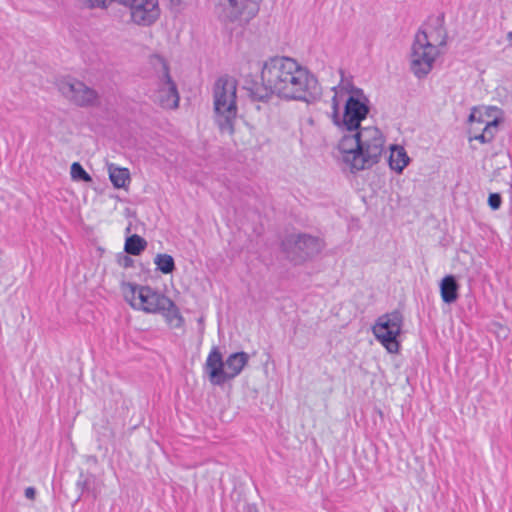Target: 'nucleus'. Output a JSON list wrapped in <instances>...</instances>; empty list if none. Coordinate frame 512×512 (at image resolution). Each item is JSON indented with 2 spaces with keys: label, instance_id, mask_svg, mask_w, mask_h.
<instances>
[{
  "label": "nucleus",
  "instance_id": "nucleus-14",
  "mask_svg": "<svg viewBox=\"0 0 512 512\" xmlns=\"http://www.w3.org/2000/svg\"><path fill=\"white\" fill-rule=\"evenodd\" d=\"M470 128V140H477L481 143H489L493 140L497 130L499 120L494 119L491 121H485L481 117H477V111L473 110L469 116Z\"/></svg>",
  "mask_w": 512,
  "mask_h": 512
},
{
  "label": "nucleus",
  "instance_id": "nucleus-27",
  "mask_svg": "<svg viewBox=\"0 0 512 512\" xmlns=\"http://www.w3.org/2000/svg\"><path fill=\"white\" fill-rule=\"evenodd\" d=\"M499 328H500L501 332L503 333L504 337H506L508 329L502 325H499Z\"/></svg>",
  "mask_w": 512,
  "mask_h": 512
},
{
  "label": "nucleus",
  "instance_id": "nucleus-4",
  "mask_svg": "<svg viewBox=\"0 0 512 512\" xmlns=\"http://www.w3.org/2000/svg\"><path fill=\"white\" fill-rule=\"evenodd\" d=\"M214 120L221 134L233 135L238 115L237 81L230 76L219 77L213 86Z\"/></svg>",
  "mask_w": 512,
  "mask_h": 512
},
{
  "label": "nucleus",
  "instance_id": "nucleus-18",
  "mask_svg": "<svg viewBox=\"0 0 512 512\" xmlns=\"http://www.w3.org/2000/svg\"><path fill=\"white\" fill-rule=\"evenodd\" d=\"M158 313L164 316L167 324L171 328H180L183 324V317L178 307L170 298H168V304L162 305Z\"/></svg>",
  "mask_w": 512,
  "mask_h": 512
},
{
  "label": "nucleus",
  "instance_id": "nucleus-6",
  "mask_svg": "<svg viewBox=\"0 0 512 512\" xmlns=\"http://www.w3.org/2000/svg\"><path fill=\"white\" fill-rule=\"evenodd\" d=\"M151 64L158 72L157 88L153 100L165 109H175L179 104L176 84L172 81L165 59L159 55L151 57Z\"/></svg>",
  "mask_w": 512,
  "mask_h": 512
},
{
  "label": "nucleus",
  "instance_id": "nucleus-11",
  "mask_svg": "<svg viewBox=\"0 0 512 512\" xmlns=\"http://www.w3.org/2000/svg\"><path fill=\"white\" fill-rule=\"evenodd\" d=\"M126 299L134 309L146 313H158L162 305L168 304V297L149 286L131 284Z\"/></svg>",
  "mask_w": 512,
  "mask_h": 512
},
{
  "label": "nucleus",
  "instance_id": "nucleus-2",
  "mask_svg": "<svg viewBox=\"0 0 512 512\" xmlns=\"http://www.w3.org/2000/svg\"><path fill=\"white\" fill-rule=\"evenodd\" d=\"M385 136L376 126H365L345 133L338 144L342 161L352 172L377 164L385 151Z\"/></svg>",
  "mask_w": 512,
  "mask_h": 512
},
{
  "label": "nucleus",
  "instance_id": "nucleus-20",
  "mask_svg": "<svg viewBox=\"0 0 512 512\" xmlns=\"http://www.w3.org/2000/svg\"><path fill=\"white\" fill-rule=\"evenodd\" d=\"M147 247V242L141 236L134 234L129 236L125 241L124 250L130 255H139Z\"/></svg>",
  "mask_w": 512,
  "mask_h": 512
},
{
  "label": "nucleus",
  "instance_id": "nucleus-19",
  "mask_svg": "<svg viewBox=\"0 0 512 512\" xmlns=\"http://www.w3.org/2000/svg\"><path fill=\"white\" fill-rule=\"evenodd\" d=\"M109 178L116 188H124L130 182V173L126 168L114 164L108 166Z\"/></svg>",
  "mask_w": 512,
  "mask_h": 512
},
{
  "label": "nucleus",
  "instance_id": "nucleus-3",
  "mask_svg": "<svg viewBox=\"0 0 512 512\" xmlns=\"http://www.w3.org/2000/svg\"><path fill=\"white\" fill-rule=\"evenodd\" d=\"M331 99V118L333 123L345 133L362 128L370 112V100L363 89L351 83H342L333 87Z\"/></svg>",
  "mask_w": 512,
  "mask_h": 512
},
{
  "label": "nucleus",
  "instance_id": "nucleus-24",
  "mask_svg": "<svg viewBox=\"0 0 512 512\" xmlns=\"http://www.w3.org/2000/svg\"><path fill=\"white\" fill-rule=\"evenodd\" d=\"M502 203L501 195L498 193H491L488 197V204L493 210H497L500 208Z\"/></svg>",
  "mask_w": 512,
  "mask_h": 512
},
{
  "label": "nucleus",
  "instance_id": "nucleus-25",
  "mask_svg": "<svg viewBox=\"0 0 512 512\" xmlns=\"http://www.w3.org/2000/svg\"><path fill=\"white\" fill-rule=\"evenodd\" d=\"M36 495V490L33 487H27L25 489V497L28 499L33 500Z\"/></svg>",
  "mask_w": 512,
  "mask_h": 512
},
{
  "label": "nucleus",
  "instance_id": "nucleus-12",
  "mask_svg": "<svg viewBox=\"0 0 512 512\" xmlns=\"http://www.w3.org/2000/svg\"><path fill=\"white\" fill-rule=\"evenodd\" d=\"M284 249L293 253L299 260H305L321 252L324 247L322 239L308 235H291L283 242Z\"/></svg>",
  "mask_w": 512,
  "mask_h": 512
},
{
  "label": "nucleus",
  "instance_id": "nucleus-22",
  "mask_svg": "<svg viewBox=\"0 0 512 512\" xmlns=\"http://www.w3.org/2000/svg\"><path fill=\"white\" fill-rule=\"evenodd\" d=\"M70 173L73 180H80L84 182H90L92 180L91 176L84 170L82 165L78 162H74L71 165Z\"/></svg>",
  "mask_w": 512,
  "mask_h": 512
},
{
  "label": "nucleus",
  "instance_id": "nucleus-23",
  "mask_svg": "<svg viewBox=\"0 0 512 512\" xmlns=\"http://www.w3.org/2000/svg\"><path fill=\"white\" fill-rule=\"evenodd\" d=\"M82 6L88 9L101 8L106 9L111 2L115 0H78Z\"/></svg>",
  "mask_w": 512,
  "mask_h": 512
},
{
  "label": "nucleus",
  "instance_id": "nucleus-29",
  "mask_svg": "<svg viewBox=\"0 0 512 512\" xmlns=\"http://www.w3.org/2000/svg\"><path fill=\"white\" fill-rule=\"evenodd\" d=\"M171 4L175 5V4H179L180 3V0H169Z\"/></svg>",
  "mask_w": 512,
  "mask_h": 512
},
{
  "label": "nucleus",
  "instance_id": "nucleus-7",
  "mask_svg": "<svg viewBox=\"0 0 512 512\" xmlns=\"http://www.w3.org/2000/svg\"><path fill=\"white\" fill-rule=\"evenodd\" d=\"M415 35L410 52V70L418 79L426 77L433 69L436 59L441 54L425 38Z\"/></svg>",
  "mask_w": 512,
  "mask_h": 512
},
{
  "label": "nucleus",
  "instance_id": "nucleus-17",
  "mask_svg": "<svg viewBox=\"0 0 512 512\" xmlns=\"http://www.w3.org/2000/svg\"><path fill=\"white\" fill-rule=\"evenodd\" d=\"M459 285L453 275L445 276L440 283L441 298L445 303H453L458 298Z\"/></svg>",
  "mask_w": 512,
  "mask_h": 512
},
{
  "label": "nucleus",
  "instance_id": "nucleus-13",
  "mask_svg": "<svg viewBox=\"0 0 512 512\" xmlns=\"http://www.w3.org/2000/svg\"><path fill=\"white\" fill-rule=\"evenodd\" d=\"M59 90L66 98L80 107L93 106L98 100V93L93 88L76 79L61 81Z\"/></svg>",
  "mask_w": 512,
  "mask_h": 512
},
{
  "label": "nucleus",
  "instance_id": "nucleus-15",
  "mask_svg": "<svg viewBox=\"0 0 512 512\" xmlns=\"http://www.w3.org/2000/svg\"><path fill=\"white\" fill-rule=\"evenodd\" d=\"M415 35L426 36V40L436 49L444 47L447 43V32L440 18L435 19V24L421 27Z\"/></svg>",
  "mask_w": 512,
  "mask_h": 512
},
{
  "label": "nucleus",
  "instance_id": "nucleus-16",
  "mask_svg": "<svg viewBox=\"0 0 512 512\" xmlns=\"http://www.w3.org/2000/svg\"><path fill=\"white\" fill-rule=\"evenodd\" d=\"M410 158L407 155L404 147L399 145L390 146V155L388 159L389 167L391 170L402 173L405 167L409 164Z\"/></svg>",
  "mask_w": 512,
  "mask_h": 512
},
{
  "label": "nucleus",
  "instance_id": "nucleus-21",
  "mask_svg": "<svg viewBox=\"0 0 512 512\" xmlns=\"http://www.w3.org/2000/svg\"><path fill=\"white\" fill-rule=\"evenodd\" d=\"M154 264L157 270L163 274H170L175 270V262L171 255L165 253H159L154 258Z\"/></svg>",
  "mask_w": 512,
  "mask_h": 512
},
{
  "label": "nucleus",
  "instance_id": "nucleus-5",
  "mask_svg": "<svg viewBox=\"0 0 512 512\" xmlns=\"http://www.w3.org/2000/svg\"><path fill=\"white\" fill-rule=\"evenodd\" d=\"M248 361L249 355L246 352L232 353L224 361L219 348L213 346L206 358L204 371L212 385L221 386L236 378Z\"/></svg>",
  "mask_w": 512,
  "mask_h": 512
},
{
  "label": "nucleus",
  "instance_id": "nucleus-28",
  "mask_svg": "<svg viewBox=\"0 0 512 512\" xmlns=\"http://www.w3.org/2000/svg\"><path fill=\"white\" fill-rule=\"evenodd\" d=\"M507 39H508L509 41H511V46H512V31L508 32V34H507Z\"/></svg>",
  "mask_w": 512,
  "mask_h": 512
},
{
  "label": "nucleus",
  "instance_id": "nucleus-10",
  "mask_svg": "<svg viewBox=\"0 0 512 512\" xmlns=\"http://www.w3.org/2000/svg\"><path fill=\"white\" fill-rule=\"evenodd\" d=\"M129 10L130 21L140 27H150L161 16L159 0H115Z\"/></svg>",
  "mask_w": 512,
  "mask_h": 512
},
{
  "label": "nucleus",
  "instance_id": "nucleus-9",
  "mask_svg": "<svg viewBox=\"0 0 512 512\" xmlns=\"http://www.w3.org/2000/svg\"><path fill=\"white\" fill-rule=\"evenodd\" d=\"M262 0H219L220 18L225 23L248 24L259 12Z\"/></svg>",
  "mask_w": 512,
  "mask_h": 512
},
{
  "label": "nucleus",
  "instance_id": "nucleus-8",
  "mask_svg": "<svg viewBox=\"0 0 512 512\" xmlns=\"http://www.w3.org/2000/svg\"><path fill=\"white\" fill-rule=\"evenodd\" d=\"M403 316L399 311L384 314L378 317L372 327L376 339L390 352L395 353L399 349L397 337L401 333Z\"/></svg>",
  "mask_w": 512,
  "mask_h": 512
},
{
  "label": "nucleus",
  "instance_id": "nucleus-1",
  "mask_svg": "<svg viewBox=\"0 0 512 512\" xmlns=\"http://www.w3.org/2000/svg\"><path fill=\"white\" fill-rule=\"evenodd\" d=\"M261 81L265 89L263 100L274 94L285 100L312 103L319 98L321 87L317 77L291 57L275 56L263 63Z\"/></svg>",
  "mask_w": 512,
  "mask_h": 512
},
{
  "label": "nucleus",
  "instance_id": "nucleus-26",
  "mask_svg": "<svg viewBox=\"0 0 512 512\" xmlns=\"http://www.w3.org/2000/svg\"><path fill=\"white\" fill-rule=\"evenodd\" d=\"M132 259L128 256H125L124 259H123V266L124 267H129L131 264H132Z\"/></svg>",
  "mask_w": 512,
  "mask_h": 512
}]
</instances>
